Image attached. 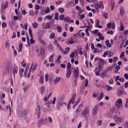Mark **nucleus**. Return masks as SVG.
Returning <instances> with one entry per match:
<instances>
[{
    "mask_svg": "<svg viewBox=\"0 0 128 128\" xmlns=\"http://www.w3.org/2000/svg\"><path fill=\"white\" fill-rule=\"evenodd\" d=\"M89 106H86L85 108L82 112L81 113L82 116L86 121L88 120L87 115L89 114Z\"/></svg>",
    "mask_w": 128,
    "mask_h": 128,
    "instance_id": "nucleus-1",
    "label": "nucleus"
},
{
    "mask_svg": "<svg viewBox=\"0 0 128 128\" xmlns=\"http://www.w3.org/2000/svg\"><path fill=\"white\" fill-rule=\"evenodd\" d=\"M40 107L39 105H37V108H38V112H37V110L36 109V113L37 115V118L39 119L40 116L41 114V110H40Z\"/></svg>",
    "mask_w": 128,
    "mask_h": 128,
    "instance_id": "nucleus-2",
    "label": "nucleus"
},
{
    "mask_svg": "<svg viewBox=\"0 0 128 128\" xmlns=\"http://www.w3.org/2000/svg\"><path fill=\"white\" fill-rule=\"evenodd\" d=\"M63 100L62 99H59L58 101L57 102L56 107L58 109L63 104Z\"/></svg>",
    "mask_w": 128,
    "mask_h": 128,
    "instance_id": "nucleus-3",
    "label": "nucleus"
},
{
    "mask_svg": "<svg viewBox=\"0 0 128 128\" xmlns=\"http://www.w3.org/2000/svg\"><path fill=\"white\" fill-rule=\"evenodd\" d=\"M99 108V107L98 105H96L94 106L92 112V115L94 116L96 115L97 113V111Z\"/></svg>",
    "mask_w": 128,
    "mask_h": 128,
    "instance_id": "nucleus-4",
    "label": "nucleus"
},
{
    "mask_svg": "<svg viewBox=\"0 0 128 128\" xmlns=\"http://www.w3.org/2000/svg\"><path fill=\"white\" fill-rule=\"evenodd\" d=\"M41 119H40L39 121V124H45L46 123L47 119L46 118H42L41 117Z\"/></svg>",
    "mask_w": 128,
    "mask_h": 128,
    "instance_id": "nucleus-5",
    "label": "nucleus"
},
{
    "mask_svg": "<svg viewBox=\"0 0 128 128\" xmlns=\"http://www.w3.org/2000/svg\"><path fill=\"white\" fill-rule=\"evenodd\" d=\"M18 71V69L17 68V66L16 65V64H14V68H13V72L14 75L15 74L17 73Z\"/></svg>",
    "mask_w": 128,
    "mask_h": 128,
    "instance_id": "nucleus-6",
    "label": "nucleus"
},
{
    "mask_svg": "<svg viewBox=\"0 0 128 128\" xmlns=\"http://www.w3.org/2000/svg\"><path fill=\"white\" fill-rule=\"evenodd\" d=\"M74 6L73 2L72 1L69 2L66 4V7L67 8H68L69 7H73Z\"/></svg>",
    "mask_w": 128,
    "mask_h": 128,
    "instance_id": "nucleus-7",
    "label": "nucleus"
},
{
    "mask_svg": "<svg viewBox=\"0 0 128 128\" xmlns=\"http://www.w3.org/2000/svg\"><path fill=\"white\" fill-rule=\"evenodd\" d=\"M106 74V72H105V70H102L100 76L102 79H104L105 78V75Z\"/></svg>",
    "mask_w": 128,
    "mask_h": 128,
    "instance_id": "nucleus-8",
    "label": "nucleus"
},
{
    "mask_svg": "<svg viewBox=\"0 0 128 128\" xmlns=\"http://www.w3.org/2000/svg\"><path fill=\"white\" fill-rule=\"evenodd\" d=\"M67 49L68 50L67 52H66V51L64 52V50L62 48V49H61V50H60V51L61 52H62V53H64V54H67L69 52L70 48L69 47H67L66 48L65 50Z\"/></svg>",
    "mask_w": 128,
    "mask_h": 128,
    "instance_id": "nucleus-9",
    "label": "nucleus"
},
{
    "mask_svg": "<svg viewBox=\"0 0 128 128\" xmlns=\"http://www.w3.org/2000/svg\"><path fill=\"white\" fill-rule=\"evenodd\" d=\"M74 72H75V73L74 74V76L75 78L74 79H77L78 78L79 76V72L77 71V70H75V68H74Z\"/></svg>",
    "mask_w": 128,
    "mask_h": 128,
    "instance_id": "nucleus-10",
    "label": "nucleus"
},
{
    "mask_svg": "<svg viewBox=\"0 0 128 128\" xmlns=\"http://www.w3.org/2000/svg\"><path fill=\"white\" fill-rule=\"evenodd\" d=\"M21 113H22L23 116H25L28 113V111L26 109H24L21 111Z\"/></svg>",
    "mask_w": 128,
    "mask_h": 128,
    "instance_id": "nucleus-11",
    "label": "nucleus"
},
{
    "mask_svg": "<svg viewBox=\"0 0 128 128\" xmlns=\"http://www.w3.org/2000/svg\"><path fill=\"white\" fill-rule=\"evenodd\" d=\"M120 13L122 16H123L124 13V10L122 7L120 8Z\"/></svg>",
    "mask_w": 128,
    "mask_h": 128,
    "instance_id": "nucleus-12",
    "label": "nucleus"
},
{
    "mask_svg": "<svg viewBox=\"0 0 128 128\" xmlns=\"http://www.w3.org/2000/svg\"><path fill=\"white\" fill-rule=\"evenodd\" d=\"M22 100L21 98H19L17 104L18 106H20L22 104Z\"/></svg>",
    "mask_w": 128,
    "mask_h": 128,
    "instance_id": "nucleus-13",
    "label": "nucleus"
},
{
    "mask_svg": "<svg viewBox=\"0 0 128 128\" xmlns=\"http://www.w3.org/2000/svg\"><path fill=\"white\" fill-rule=\"evenodd\" d=\"M68 42L70 44H72L74 42H76V41L73 40V39H72V37H71L69 40H68Z\"/></svg>",
    "mask_w": 128,
    "mask_h": 128,
    "instance_id": "nucleus-14",
    "label": "nucleus"
},
{
    "mask_svg": "<svg viewBox=\"0 0 128 128\" xmlns=\"http://www.w3.org/2000/svg\"><path fill=\"white\" fill-rule=\"evenodd\" d=\"M28 68L29 67L28 66H27L26 68V69L25 70V71L24 74L23 75V76L24 77H26L27 76H26V75L28 73Z\"/></svg>",
    "mask_w": 128,
    "mask_h": 128,
    "instance_id": "nucleus-15",
    "label": "nucleus"
},
{
    "mask_svg": "<svg viewBox=\"0 0 128 128\" xmlns=\"http://www.w3.org/2000/svg\"><path fill=\"white\" fill-rule=\"evenodd\" d=\"M124 118L122 116H120V117H118L116 120L118 122H122V120L124 119Z\"/></svg>",
    "mask_w": 128,
    "mask_h": 128,
    "instance_id": "nucleus-16",
    "label": "nucleus"
},
{
    "mask_svg": "<svg viewBox=\"0 0 128 128\" xmlns=\"http://www.w3.org/2000/svg\"><path fill=\"white\" fill-rule=\"evenodd\" d=\"M123 91L122 90H119L117 93V94L118 96H120L122 94H123Z\"/></svg>",
    "mask_w": 128,
    "mask_h": 128,
    "instance_id": "nucleus-17",
    "label": "nucleus"
},
{
    "mask_svg": "<svg viewBox=\"0 0 128 128\" xmlns=\"http://www.w3.org/2000/svg\"><path fill=\"white\" fill-rule=\"evenodd\" d=\"M72 73L71 71L70 70H68L66 74V77L67 78H69Z\"/></svg>",
    "mask_w": 128,
    "mask_h": 128,
    "instance_id": "nucleus-18",
    "label": "nucleus"
},
{
    "mask_svg": "<svg viewBox=\"0 0 128 128\" xmlns=\"http://www.w3.org/2000/svg\"><path fill=\"white\" fill-rule=\"evenodd\" d=\"M61 78L60 77H57L54 80V82L55 84H57L58 82L60 81Z\"/></svg>",
    "mask_w": 128,
    "mask_h": 128,
    "instance_id": "nucleus-19",
    "label": "nucleus"
},
{
    "mask_svg": "<svg viewBox=\"0 0 128 128\" xmlns=\"http://www.w3.org/2000/svg\"><path fill=\"white\" fill-rule=\"evenodd\" d=\"M109 41L108 40H106L105 41V43L106 44L107 46L108 47H110L112 46L111 44L109 43Z\"/></svg>",
    "mask_w": 128,
    "mask_h": 128,
    "instance_id": "nucleus-20",
    "label": "nucleus"
},
{
    "mask_svg": "<svg viewBox=\"0 0 128 128\" xmlns=\"http://www.w3.org/2000/svg\"><path fill=\"white\" fill-rule=\"evenodd\" d=\"M83 105L82 104H80L78 106V107L76 110L75 111L76 112V113H77L79 112L80 110L79 109L80 107H83Z\"/></svg>",
    "mask_w": 128,
    "mask_h": 128,
    "instance_id": "nucleus-21",
    "label": "nucleus"
},
{
    "mask_svg": "<svg viewBox=\"0 0 128 128\" xmlns=\"http://www.w3.org/2000/svg\"><path fill=\"white\" fill-rule=\"evenodd\" d=\"M71 19V18L70 17L68 16H65L64 17V20L66 22H69V20Z\"/></svg>",
    "mask_w": 128,
    "mask_h": 128,
    "instance_id": "nucleus-22",
    "label": "nucleus"
},
{
    "mask_svg": "<svg viewBox=\"0 0 128 128\" xmlns=\"http://www.w3.org/2000/svg\"><path fill=\"white\" fill-rule=\"evenodd\" d=\"M40 90L41 93L42 95H43L44 92L45 91V88L44 86H42L40 87Z\"/></svg>",
    "mask_w": 128,
    "mask_h": 128,
    "instance_id": "nucleus-23",
    "label": "nucleus"
},
{
    "mask_svg": "<svg viewBox=\"0 0 128 128\" xmlns=\"http://www.w3.org/2000/svg\"><path fill=\"white\" fill-rule=\"evenodd\" d=\"M44 80V76H42L40 77L39 82H40L42 84L43 83Z\"/></svg>",
    "mask_w": 128,
    "mask_h": 128,
    "instance_id": "nucleus-24",
    "label": "nucleus"
},
{
    "mask_svg": "<svg viewBox=\"0 0 128 128\" xmlns=\"http://www.w3.org/2000/svg\"><path fill=\"white\" fill-rule=\"evenodd\" d=\"M104 64L98 65V70L100 71H101L102 70L103 66Z\"/></svg>",
    "mask_w": 128,
    "mask_h": 128,
    "instance_id": "nucleus-25",
    "label": "nucleus"
},
{
    "mask_svg": "<svg viewBox=\"0 0 128 128\" xmlns=\"http://www.w3.org/2000/svg\"><path fill=\"white\" fill-rule=\"evenodd\" d=\"M30 86V84H28L25 86L23 88V90L25 92L26 90H27L28 89V88Z\"/></svg>",
    "mask_w": 128,
    "mask_h": 128,
    "instance_id": "nucleus-26",
    "label": "nucleus"
},
{
    "mask_svg": "<svg viewBox=\"0 0 128 128\" xmlns=\"http://www.w3.org/2000/svg\"><path fill=\"white\" fill-rule=\"evenodd\" d=\"M95 5L94 7L96 10V12H97L98 13L99 12V10L98 8V4H97L96 3L95 4H94Z\"/></svg>",
    "mask_w": 128,
    "mask_h": 128,
    "instance_id": "nucleus-27",
    "label": "nucleus"
},
{
    "mask_svg": "<svg viewBox=\"0 0 128 128\" xmlns=\"http://www.w3.org/2000/svg\"><path fill=\"white\" fill-rule=\"evenodd\" d=\"M67 68L68 70H70L71 68V64L70 62H68L67 63Z\"/></svg>",
    "mask_w": 128,
    "mask_h": 128,
    "instance_id": "nucleus-28",
    "label": "nucleus"
},
{
    "mask_svg": "<svg viewBox=\"0 0 128 128\" xmlns=\"http://www.w3.org/2000/svg\"><path fill=\"white\" fill-rule=\"evenodd\" d=\"M64 9L63 8H58V11L60 12V13H63L64 12Z\"/></svg>",
    "mask_w": 128,
    "mask_h": 128,
    "instance_id": "nucleus-29",
    "label": "nucleus"
},
{
    "mask_svg": "<svg viewBox=\"0 0 128 128\" xmlns=\"http://www.w3.org/2000/svg\"><path fill=\"white\" fill-rule=\"evenodd\" d=\"M55 34L54 33L52 32V33L50 35V38L51 39H52L54 38L55 36Z\"/></svg>",
    "mask_w": 128,
    "mask_h": 128,
    "instance_id": "nucleus-30",
    "label": "nucleus"
},
{
    "mask_svg": "<svg viewBox=\"0 0 128 128\" xmlns=\"http://www.w3.org/2000/svg\"><path fill=\"white\" fill-rule=\"evenodd\" d=\"M32 25L33 27L34 28H36L38 26V24L36 22L33 23Z\"/></svg>",
    "mask_w": 128,
    "mask_h": 128,
    "instance_id": "nucleus-31",
    "label": "nucleus"
},
{
    "mask_svg": "<svg viewBox=\"0 0 128 128\" xmlns=\"http://www.w3.org/2000/svg\"><path fill=\"white\" fill-rule=\"evenodd\" d=\"M58 32H61L62 30V27L60 26H58L57 27Z\"/></svg>",
    "mask_w": 128,
    "mask_h": 128,
    "instance_id": "nucleus-32",
    "label": "nucleus"
},
{
    "mask_svg": "<svg viewBox=\"0 0 128 128\" xmlns=\"http://www.w3.org/2000/svg\"><path fill=\"white\" fill-rule=\"evenodd\" d=\"M80 100H78L76 101L75 104H74L72 107V108L74 109L75 108L76 106V105L80 102Z\"/></svg>",
    "mask_w": 128,
    "mask_h": 128,
    "instance_id": "nucleus-33",
    "label": "nucleus"
},
{
    "mask_svg": "<svg viewBox=\"0 0 128 128\" xmlns=\"http://www.w3.org/2000/svg\"><path fill=\"white\" fill-rule=\"evenodd\" d=\"M19 118H22L23 116L22 113H21V111L20 112H19L17 114Z\"/></svg>",
    "mask_w": 128,
    "mask_h": 128,
    "instance_id": "nucleus-34",
    "label": "nucleus"
},
{
    "mask_svg": "<svg viewBox=\"0 0 128 128\" xmlns=\"http://www.w3.org/2000/svg\"><path fill=\"white\" fill-rule=\"evenodd\" d=\"M48 47L49 49L52 50V51L53 50V47L52 44H49Z\"/></svg>",
    "mask_w": 128,
    "mask_h": 128,
    "instance_id": "nucleus-35",
    "label": "nucleus"
},
{
    "mask_svg": "<svg viewBox=\"0 0 128 128\" xmlns=\"http://www.w3.org/2000/svg\"><path fill=\"white\" fill-rule=\"evenodd\" d=\"M75 99H74V98H71L70 100L69 101V102L70 103H71L74 104V103L75 102Z\"/></svg>",
    "mask_w": 128,
    "mask_h": 128,
    "instance_id": "nucleus-36",
    "label": "nucleus"
},
{
    "mask_svg": "<svg viewBox=\"0 0 128 128\" xmlns=\"http://www.w3.org/2000/svg\"><path fill=\"white\" fill-rule=\"evenodd\" d=\"M59 19L61 20H64V16L63 14H62L60 15L59 16Z\"/></svg>",
    "mask_w": 128,
    "mask_h": 128,
    "instance_id": "nucleus-37",
    "label": "nucleus"
},
{
    "mask_svg": "<svg viewBox=\"0 0 128 128\" xmlns=\"http://www.w3.org/2000/svg\"><path fill=\"white\" fill-rule=\"evenodd\" d=\"M58 12H56L54 18L56 20H58Z\"/></svg>",
    "mask_w": 128,
    "mask_h": 128,
    "instance_id": "nucleus-38",
    "label": "nucleus"
},
{
    "mask_svg": "<svg viewBox=\"0 0 128 128\" xmlns=\"http://www.w3.org/2000/svg\"><path fill=\"white\" fill-rule=\"evenodd\" d=\"M120 31H122L124 29V26L122 25V23L121 22H120Z\"/></svg>",
    "mask_w": 128,
    "mask_h": 128,
    "instance_id": "nucleus-39",
    "label": "nucleus"
},
{
    "mask_svg": "<svg viewBox=\"0 0 128 128\" xmlns=\"http://www.w3.org/2000/svg\"><path fill=\"white\" fill-rule=\"evenodd\" d=\"M28 32L29 34L30 35L31 38H32V31L30 28L28 29Z\"/></svg>",
    "mask_w": 128,
    "mask_h": 128,
    "instance_id": "nucleus-40",
    "label": "nucleus"
},
{
    "mask_svg": "<svg viewBox=\"0 0 128 128\" xmlns=\"http://www.w3.org/2000/svg\"><path fill=\"white\" fill-rule=\"evenodd\" d=\"M54 44L55 45H56L57 47H58L60 46V44L56 41H54Z\"/></svg>",
    "mask_w": 128,
    "mask_h": 128,
    "instance_id": "nucleus-41",
    "label": "nucleus"
},
{
    "mask_svg": "<svg viewBox=\"0 0 128 128\" xmlns=\"http://www.w3.org/2000/svg\"><path fill=\"white\" fill-rule=\"evenodd\" d=\"M40 52H41V56H44L45 54V51L43 49H42L41 51H40Z\"/></svg>",
    "mask_w": 128,
    "mask_h": 128,
    "instance_id": "nucleus-42",
    "label": "nucleus"
},
{
    "mask_svg": "<svg viewBox=\"0 0 128 128\" xmlns=\"http://www.w3.org/2000/svg\"><path fill=\"white\" fill-rule=\"evenodd\" d=\"M50 9L49 8V7H47L46 8V10L45 11V12L46 13H47L48 12H50Z\"/></svg>",
    "mask_w": 128,
    "mask_h": 128,
    "instance_id": "nucleus-43",
    "label": "nucleus"
},
{
    "mask_svg": "<svg viewBox=\"0 0 128 128\" xmlns=\"http://www.w3.org/2000/svg\"><path fill=\"white\" fill-rule=\"evenodd\" d=\"M102 122L101 120H98L97 122V126H98L102 124Z\"/></svg>",
    "mask_w": 128,
    "mask_h": 128,
    "instance_id": "nucleus-44",
    "label": "nucleus"
},
{
    "mask_svg": "<svg viewBox=\"0 0 128 128\" xmlns=\"http://www.w3.org/2000/svg\"><path fill=\"white\" fill-rule=\"evenodd\" d=\"M98 4V7H99L100 8H101V7L102 6V5L103 3V2L102 1H101Z\"/></svg>",
    "mask_w": 128,
    "mask_h": 128,
    "instance_id": "nucleus-45",
    "label": "nucleus"
},
{
    "mask_svg": "<svg viewBox=\"0 0 128 128\" xmlns=\"http://www.w3.org/2000/svg\"><path fill=\"white\" fill-rule=\"evenodd\" d=\"M45 18H47L49 20H50L52 18V16L50 15H48L46 16Z\"/></svg>",
    "mask_w": 128,
    "mask_h": 128,
    "instance_id": "nucleus-46",
    "label": "nucleus"
},
{
    "mask_svg": "<svg viewBox=\"0 0 128 128\" xmlns=\"http://www.w3.org/2000/svg\"><path fill=\"white\" fill-rule=\"evenodd\" d=\"M103 16L105 17V19H106L108 17V14L106 12L104 13L103 14Z\"/></svg>",
    "mask_w": 128,
    "mask_h": 128,
    "instance_id": "nucleus-47",
    "label": "nucleus"
},
{
    "mask_svg": "<svg viewBox=\"0 0 128 128\" xmlns=\"http://www.w3.org/2000/svg\"><path fill=\"white\" fill-rule=\"evenodd\" d=\"M115 104L116 106L118 108H120L122 106V105L121 104H120L117 102H116Z\"/></svg>",
    "mask_w": 128,
    "mask_h": 128,
    "instance_id": "nucleus-48",
    "label": "nucleus"
},
{
    "mask_svg": "<svg viewBox=\"0 0 128 128\" xmlns=\"http://www.w3.org/2000/svg\"><path fill=\"white\" fill-rule=\"evenodd\" d=\"M103 94L102 92H101L100 93V95L99 97V99H100V100H98L99 101H100L101 99H102L103 97Z\"/></svg>",
    "mask_w": 128,
    "mask_h": 128,
    "instance_id": "nucleus-49",
    "label": "nucleus"
},
{
    "mask_svg": "<svg viewBox=\"0 0 128 128\" xmlns=\"http://www.w3.org/2000/svg\"><path fill=\"white\" fill-rule=\"evenodd\" d=\"M3 5L2 4V5L1 10V14H2V15H3L4 13V9L3 8Z\"/></svg>",
    "mask_w": 128,
    "mask_h": 128,
    "instance_id": "nucleus-50",
    "label": "nucleus"
},
{
    "mask_svg": "<svg viewBox=\"0 0 128 128\" xmlns=\"http://www.w3.org/2000/svg\"><path fill=\"white\" fill-rule=\"evenodd\" d=\"M37 66V64L36 63H35L34 64V66L32 68V70L33 72L35 70Z\"/></svg>",
    "mask_w": 128,
    "mask_h": 128,
    "instance_id": "nucleus-51",
    "label": "nucleus"
},
{
    "mask_svg": "<svg viewBox=\"0 0 128 128\" xmlns=\"http://www.w3.org/2000/svg\"><path fill=\"white\" fill-rule=\"evenodd\" d=\"M115 6V4L114 3H112L111 4V10H114V7Z\"/></svg>",
    "mask_w": 128,
    "mask_h": 128,
    "instance_id": "nucleus-52",
    "label": "nucleus"
},
{
    "mask_svg": "<svg viewBox=\"0 0 128 128\" xmlns=\"http://www.w3.org/2000/svg\"><path fill=\"white\" fill-rule=\"evenodd\" d=\"M100 52V50L96 48L94 49V50L93 52L94 53H95L96 52Z\"/></svg>",
    "mask_w": 128,
    "mask_h": 128,
    "instance_id": "nucleus-53",
    "label": "nucleus"
},
{
    "mask_svg": "<svg viewBox=\"0 0 128 128\" xmlns=\"http://www.w3.org/2000/svg\"><path fill=\"white\" fill-rule=\"evenodd\" d=\"M117 102L119 103V104L122 105V100L120 98H119L118 100H117Z\"/></svg>",
    "mask_w": 128,
    "mask_h": 128,
    "instance_id": "nucleus-54",
    "label": "nucleus"
},
{
    "mask_svg": "<svg viewBox=\"0 0 128 128\" xmlns=\"http://www.w3.org/2000/svg\"><path fill=\"white\" fill-rule=\"evenodd\" d=\"M2 27L3 28H4L6 27L7 26L5 22H3L2 24Z\"/></svg>",
    "mask_w": 128,
    "mask_h": 128,
    "instance_id": "nucleus-55",
    "label": "nucleus"
},
{
    "mask_svg": "<svg viewBox=\"0 0 128 128\" xmlns=\"http://www.w3.org/2000/svg\"><path fill=\"white\" fill-rule=\"evenodd\" d=\"M70 58H74V54L73 52L69 56Z\"/></svg>",
    "mask_w": 128,
    "mask_h": 128,
    "instance_id": "nucleus-56",
    "label": "nucleus"
},
{
    "mask_svg": "<svg viewBox=\"0 0 128 128\" xmlns=\"http://www.w3.org/2000/svg\"><path fill=\"white\" fill-rule=\"evenodd\" d=\"M40 8V7L38 5H36L34 8L35 10H39Z\"/></svg>",
    "mask_w": 128,
    "mask_h": 128,
    "instance_id": "nucleus-57",
    "label": "nucleus"
},
{
    "mask_svg": "<svg viewBox=\"0 0 128 128\" xmlns=\"http://www.w3.org/2000/svg\"><path fill=\"white\" fill-rule=\"evenodd\" d=\"M30 43L31 44H34L35 43V41L34 40L32 39V38L30 39Z\"/></svg>",
    "mask_w": 128,
    "mask_h": 128,
    "instance_id": "nucleus-58",
    "label": "nucleus"
},
{
    "mask_svg": "<svg viewBox=\"0 0 128 128\" xmlns=\"http://www.w3.org/2000/svg\"><path fill=\"white\" fill-rule=\"evenodd\" d=\"M53 100L52 102V103L54 105L55 104V102L56 100V98L54 97L53 98Z\"/></svg>",
    "mask_w": 128,
    "mask_h": 128,
    "instance_id": "nucleus-59",
    "label": "nucleus"
},
{
    "mask_svg": "<svg viewBox=\"0 0 128 128\" xmlns=\"http://www.w3.org/2000/svg\"><path fill=\"white\" fill-rule=\"evenodd\" d=\"M24 62V60L23 61L21 62V64L22 66L23 67H25L26 66V63L25 62L24 64H23Z\"/></svg>",
    "mask_w": 128,
    "mask_h": 128,
    "instance_id": "nucleus-60",
    "label": "nucleus"
},
{
    "mask_svg": "<svg viewBox=\"0 0 128 128\" xmlns=\"http://www.w3.org/2000/svg\"><path fill=\"white\" fill-rule=\"evenodd\" d=\"M113 33L114 32L112 30L108 31L107 32V34H113Z\"/></svg>",
    "mask_w": 128,
    "mask_h": 128,
    "instance_id": "nucleus-61",
    "label": "nucleus"
},
{
    "mask_svg": "<svg viewBox=\"0 0 128 128\" xmlns=\"http://www.w3.org/2000/svg\"><path fill=\"white\" fill-rule=\"evenodd\" d=\"M100 61L101 62L102 64H105V62L104 60L102 58H100Z\"/></svg>",
    "mask_w": 128,
    "mask_h": 128,
    "instance_id": "nucleus-62",
    "label": "nucleus"
},
{
    "mask_svg": "<svg viewBox=\"0 0 128 128\" xmlns=\"http://www.w3.org/2000/svg\"><path fill=\"white\" fill-rule=\"evenodd\" d=\"M62 1H60V0H59L58 1V2H56V4L57 5H59L60 4L62 3Z\"/></svg>",
    "mask_w": 128,
    "mask_h": 128,
    "instance_id": "nucleus-63",
    "label": "nucleus"
},
{
    "mask_svg": "<svg viewBox=\"0 0 128 128\" xmlns=\"http://www.w3.org/2000/svg\"><path fill=\"white\" fill-rule=\"evenodd\" d=\"M124 77L126 80H127L128 79V74H124Z\"/></svg>",
    "mask_w": 128,
    "mask_h": 128,
    "instance_id": "nucleus-64",
    "label": "nucleus"
}]
</instances>
